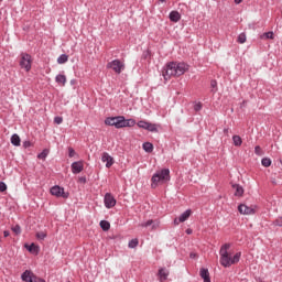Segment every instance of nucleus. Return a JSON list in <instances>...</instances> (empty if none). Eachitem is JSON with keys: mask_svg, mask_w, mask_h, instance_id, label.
Instances as JSON below:
<instances>
[{"mask_svg": "<svg viewBox=\"0 0 282 282\" xmlns=\"http://www.w3.org/2000/svg\"><path fill=\"white\" fill-rule=\"evenodd\" d=\"M51 195H54V197H63V199H67V197H69V194L65 193V188L58 185L51 188Z\"/></svg>", "mask_w": 282, "mask_h": 282, "instance_id": "6e6552de", "label": "nucleus"}, {"mask_svg": "<svg viewBox=\"0 0 282 282\" xmlns=\"http://www.w3.org/2000/svg\"><path fill=\"white\" fill-rule=\"evenodd\" d=\"M232 188L235 191V196L236 197H242L243 196V187L239 184H234Z\"/></svg>", "mask_w": 282, "mask_h": 282, "instance_id": "f3484780", "label": "nucleus"}, {"mask_svg": "<svg viewBox=\"0 0 282 282\" xmlns=\"http://www.w3.org/2000/svg\"><path fill=\"white\" fill-rule=\"evenodd\" d=\"M23 147L24 149H29V147H32V143L30 141H24Z\"/></svg>", "mask_w": 282, "mask_h": 282, "instance_id": "a19ab883", "label": "nucleus"}, {"mask_svg": "<svg viewBox=\"0 0 282 282\" xmlns=\"http://www.w3.org/2000/svg\"><path fill=\"white\" fill-rule=\"evenodd\" d=\"M186 235H193V229H186Z\"/></svg>", "mask_w": 282, "mask_h": 282, "instance_id": "37998d69", "label": "nucleus"}, {"mask_svg": "<svg viewBox=\"0 0 282 282\" xmlns=\"http://www.w3.org/2000/svg\"><path fill=\"white\" fill-rule=\"evenodd\" d=\"M145 131H151L152 133H158V124L149 122Z\"/></svg>", "mask_w": 282, "mask_h": 282, "instance_id": "4be33fe9", "label": "nucleus"}, {"mask_svg": "<svg viewBox=\"0 0 282 282\" xmlns=\"http://www.w3.org/2000/svg\"><path fill=\"white\" fill-rule=\"evenodd\" d=\"M99 226L105 231H107V230H109V228H111V224H109V221H107V220H101L99 223Z\"/></svg>", "mask_w": 282, "mask_h": 282, "instance_id": "b1692460", "label": "nucleus"}, {"mask_svg": "<svg viewBox=\"0 0 282 282\" xmlns=\"http://www.w3.org/2000/svg\"><path fill=\"white\" fill-rule=\"evenodd\" d=\"M85 165L83 164V161H77L72 164V171L75 175H78V173H82Z\"/></svg>", "mask_w": 282, "mask_h": 282, "instance_id": "4468645a", "label": "nucleus"}, {"mask_svg": "<svg viewBox=\"0 0 282 282\" xmlns=\"http://www.w3.org/2000/svg\"><path fill=\"white\" fill-rule=\"evenodd\" d=\"M11 144H13V147H21V138L19 134H13L11 137Z\"/></svg>", "mask_w": 282, "mask_h": 282, "instance_id": "aec40b11", "label": "nucleus"}, {"mask_svg": "<svg viewBox=\"0 0 282 282\" xmlns=\"http://www.w3.org/2000/svg\"><path fill=\"white\" fill-rule=\"evenodd\" d=\"M55 82L58 84V85H62V87H65V84L67 83V77L65 75H57L55 77Z\"/></svg>", "mask_w": 282, "mask_h": 282, "instance_id": "6ab92c4d", "label": "nucleus"}, {"mask_svg": "<svg viewBox=\"0 0 282 282\" xmlns=\"http://www.w3.org/2000/svg\"><path fill=\"white\" fill-rule=\"evenodd\" d=\"M240 44H243V43H246V41H247V37H246V33H240L239 35H238V40H237Z\"/></svg>", "mask_w": 282, "mask_h": 282, "instance_id": "c85d7f7f", "label": "nucleus"}, {"mask_svg": "<svg viewBox=\"0 0 282 282\" xmlns=\"http://www.w3.org/2000/svg\"><path fill=\"white\" fill-rule=\"evenodd\" d=\"M76 155V151L73 148H68V156L74 158Z\"/></svg>", "mask_w": 282, "mask_h": 282, "instance_id": "58836bf2", "label": "nucleus"}, {"mask_svg": "<svg viewBox=\"0 0 282 282\" xmlns=\"http://www.w3.org/2000/svg\"><path fill=\"white\" fill-rule=\"evenodd\" d=\"M137 126L139 127V129H148L149 127V121H144V120H141L137 123Z\"/></svg>", "mask_w": 282, "mask_h": 282, "instance_id": "bb28decb", "label": "nucleus"}, {"mask_svg": "<svg viewBox=\"0 0 282 282\" xmlns=\"http://www.w3.org/2000/svg\"><path fill=\"white\" fill-rule=\"evenodd\" d=\"M45 237H47V234H45V231H39V232L36 234V238H37V239L43 240V239H45Z\"/></svg>", "mask_w": 282, "mask_h": 282, "instance_id": "72a5a7b5", "label": "nucleus"}, {"mask_svg": "<svg viewBox=\"0 0 282 282\" xmlns=\"http://www.w3.org/2000/svg\"><path fill=\"white\" fill-rule=\"evenodd\" d=\"M191 215H193V210L191 209L185 210L178 218L174 219L175 226H180V224H184V221H187Z\"/></svg>", "mask_w": 282, "mask_h": 282, "instance_id": "1a4fd4ad", "label": "nucleus"}, {"mask_svg": "<svg viewBox=\"0 0 282 282\" xmlns=\"http://www.w3.org/2000/svg\"><path fill=\"white\" fill-rule=\"evenodd\" d=\"M238 212L240 215H254V209L252 206H248L246 204H241L238 206Z\"/></svg>", "mask_w": 282, "mask_h": 282, "instance_id": "9d476101", "label": "nucleus"}, {"mask_svg": "<svg viewBox=\"0 0 282 282\" xmlns=\"http://www.w3.org/2000/svg\"><path fill=\"white\" fill-rule=\"evenodd\" d=\"M20 67L25 69V72H30L32 69V55L22 53L20 55Z\"/></svg>", "mask_w": 282, "mask_h": 282, "instance_id": "39448f33", "label": "nucleus"}, {"mask_svg": "<svg viewBox=\"0 0 282 282\" xmlns=\"http://www.w3.org/2000/svg\"><path fill=\"white\" fill-rule=\"evenodd\" d=\"M8 191V185L6 183L0 182V193H6Z\"/></svg>", "mask_w": 282, "mask_h": 282, "instance_id": "c9c22d12", "label": "nucleus"}, {"mask_svg": "<svg viewBox=\"0 0 282 282\" xmlns=\"http://www.w3.org/2000/svg\"><path fill=\"white\" fill-rule=\"evenodd\" d=\"M108 69H112L115 74H122L124 72V64L120 59H113L107 64Z\"/></svg>", "mask_w": 282, "mask_h": 282, "instance_id": "423d86ee", "label": "nucleus"}, {"mask_svg": "<svg viewBox=\"0 0 282 282\" xmlns=\"http://www.w3.org/2000/svg\"><path fill=\"white\" fill-rule=\"evenodd\" d=\"M12 232H14V235H21V226L15 225L14 227L11 228Z\"/></svg>", "mask_w": 282, "mask_h": 282, "instance_id": "2f4dec72", "label": "nucleus"}, {"mask_svg": "<svg viewBox=\"0 0 282 282\" xmlns=\"http://www.w3.org/2000/svg\"><path fill=\"white\" fill-rule=\"evenodd\" d=\"M67 61H69V56H67L66 54H62V55L57 58L58 65H64V63H67Z\"/></svg>", "mask_w": 282, "mask_h": 282, "instance_id": "412c9836", "label": "nucleus"}, {"mask_svg": "<svg viewBox=\"0 0 282 282\" xmlns=\"http://www.w3.org/2000/svg\"><path fill=\"white\" fill-rule=\"evenodd\" d=\"M25 248L29 250V252H39V247L34 243H31L30 246L25 245Z\"/></svg>", "mask_w": 282, "mask_h": 282, "instance_id": "a878e982", "label": "nucleus"}, {"mask_svg": "<svg viewBox=\"0 0 282 282\" xmlns=\"http://www.w3.org/2000/svg\"><path fill=\"white\" fill-rule=\"evenodd\" d=\"M188 64L184 62H170L162 69V76L165 82H169L172 78H180V76H184V73L188 72Z\"/></svg>", "mask_w": 282, "mask_h": 282, "instance_id": "f257e3e1", "label": "nucleus"}, {"mask_svg": "<svg viewBox=\"0 0 282 282\" xmlns=\"http://www.w3.org/2000/svg\"><path fill=\"white\" fill-rule=\"evenodd\" d=\"M54 122L55 124H63V117H55Z\"/></svg>", "mask_w": 282, "mask_h": 282, "instance_id": "e433bc0d", "label": "nucleus"}, {"mask_svg": "<svg viewBox=\"0 0 282 282\" xmlns=\"http://www.w3.org/2000/svg\"><path fill=\"white\" fill-rule=\"evenodd\" d=\"M189 257L191 259H195L197 257V253H191Z\"/></svg>", "mask_w": 282, "mask_h": 282, "instance_id": "a18cd8bd", "label": "nucleus"}, {"mask_svg": "<svg viewBox=\"0 0 282 282\" xmlns=\"http://www.w3.org/2000/svg\"><path fill=\"white\" fill-rule=\"evenodd\" d=\"M140 226L141 228H149V226H152L151 230H158V228H160V223L158 220L150 219L145 223H142Z\"/></svg>", "mask_w": 282, "mask_h": 282, "instance_id": "ddd939ff", "label": "nucleus"}, {"mask_svg": "<svg viewBox=\"0 0 282 282\" xmlns=\"http://www.w3.org/2000/svg\"><path fill=\"white\" fill-rule=\"evenodd\" d=\"M138 243H139L138 238H134L129 241L128 248H138Z\"/></svg>", "mask_w": 282, "mask_h": 282, "instance_id": "cd10ccee", "label": "nucleus"}, {"mask_svg": "<svg viewBox=\"0 0 282 282\" xmlns=\"http://www.w3.org/2000/svg\"><path fill=\"white\" fill-rule=\"evenodd\" d=\"M194 111H202V102L195 104Z\"/></svg>", "mask_w": 282, "mask_h": 282, "instance_id": "ea45409f", "label": "nucleus"}, {"mask_svg": "<svg viewBox=\"0 0 282 282\" xmlns=\"http://www.w3.org/2000/svg\"><path fill=\"white\" fill-rule=\"evenodd\" d=\"M224 131H225V133H228V129H225Z\"/></svg>", "mask_w": 282, "mask_h": 282, "instance_id": "de8ad7c7", "label": "nucleus"}, {"mask_svg": "<svg viewBox=\"0 0 282 282\" xmlns=\"http://www.w3.org/2000/svg\"><path fill=\"white\" fill-rule=\"evenodd\" d=\"M171 180V171L169 169H163L155 174H153L151 178V187L158 188L162 184H166Z\"/></svg>", "mask_w": 282, "mask_h": 282, "instance_id": "20e7f679", "label": "nucleus"}, {"mask_svg": "<svg viewBox=\"0 0 282 282\" xmlns=\"http://www.w3.org/2000/svg\"><path fill=\"white\" fill-rule=\"evenodd\" d=\"M261 163H262V166L268 167L272 164V161L268 158H264V159H262Z\"/></svg>", "mask_w": 282, "mask_h": 282, "instance_id": "7c9ffc66", "label": "nucleus"}, {"mask_svg": "<svg viewBox=\"0 0 282 282\" xmlns=\"http://www.w3.org/2000/svg\"><path fill=\"white\" fill-rule=\"evenodd\" d=\"M232 142H234L235 147H241V144H243V141L241 140V137H239V135H234Z\"/></svg>", "mask_w": 282, "mask_h": 282, "instance_id": "393cba45", "label": "nucleus"}, {"mask_svg": "<svg viewBox=\"0 0 282 282\" xmlns=\"http://www.w3.org/2000/svg\"><path fill=\"white\" fill-rule=\"evenodd\" d=\"M230 246V243H225L219 250L220 265L224 268H230V265H235L241 259V252H237L235 256L229 252Z\"/></svg>", "mask_w": 282, "mask_h": 282, "instance_id": "f03ea898", "label": "nucleus"}, {"mask_svg": "<svg viewBox=\"0 0 282 282\" xmlns=\"http://www.w3.org/2000/svg\"><path fill=\"white\" fill-rule=\"evenodd\" d=\"M22 281L24 282H45V280L36 276L34 272L25 270L21 275Z\"/></svg>", "mask_w": 282, "mask_h": 282, "instance_id": "0eeeda50", "label": "nucleus"}, {"mask_svg": "<svg viewBox=\"0 0 282 282\" xmlns=\"http://www.w3.org/2000/svg\"><path fill=\"white\" fill-rule=\"evenodd\" d=\"M254 153L256 155H263V150L261 149V147L257 145L254 148Z\"/></svg>", "mask_w": 282, "mask_h": 282, "instance_id": "f704fd0d", "label": "nucleus"}, {"mask_svg": "<svg viewBox=\"0 0 282 282\" xmlns=\"http://www.w3.org/2000/svg\"><path fill=\"white\" fill-rule=\"evenodd\" d=\"M241 1H243V0H235V3L239 4V3H241Z\"/></svg>", "mask_w": 282, "mask_h": 282, "instance_id": "49530a36", "label": "nucleus"}, {"mask_svg": "<svg viewBox=\"0 0 282 282\" xmlns=\"http://www.w3.org/2000/svg\"><path fill=\"white\" fill-rule=\"evenodd\" d=\"M210 87H213V89L217 88V80H212Z\"/></svg>", "mask_w": 282, "mask_h": 282, "instance_id": "79ce46f5", "label": "nucleus"}, {"mask_svg": "<svg viewBox=\"0 0 282 282\" xmlns=\"http://www.w3.org/2000/svg\"><path fill=\"white\" fill-rule=\"evenodd\" d=\"M47 153H50L47 150H44L43 152H41L37 155L39 160H45V158H47Z\"/></svg>", "mask_w": 282, "mask_h": 282, "instance_id": "473e14b6", "label": "nucleus"}, {"mask_svg": "<svg viewBox=\"0 0 282 282\" xmlns=\"http://www.w3.org/2000/svg\"><path fill=\"white\" fill-rule=\"evenodd\" d=\"M105 124L108 127H116V129H124V127H134L135 120L133 119H124L122 116L118 117H108L105 120Z\"/></svg>", "mask_w": 282, "mask_h": 282, "instance_id": "7ed1b4c3", "label": "nucleus"}, {"mask_svg": "<svg viewBox=\"0 0 282 282\" xmlns=\"http://www.w3.org/2000/svg\"><path fill=\"white\" fill-rule=\"evenodd\" d=\"M4 237H10V231L6 230L3 231Z\"/></svg>", "mask_w": 282, "mask_h": 282, "instance_id": "c03bdc74", "label": "nucleus"}, {"mask_svg": "<svg viewBox=\"0 0 282 282\" xmlns=\"http://www.w3.org/2000/svg\"><path fill=\"white\" fill-rule=\"evenodd\" d=\"M104 203L106 208H113V206H116V198L113 195H111V193H107L105 195Z\"/></svg>", "mask_w": 282, "mask_h": 282, "instance_id": "9b49d317", "label": "nucleus"}, {"mask_svg": "<svg viewBox=\"0 0 282 282\" xmlns=\"http://www.w3.org/2000/svg\"><path fill=\"white\" fill-rule=\"evenodd\" d=\"M166 279H169V270H166L165 268H161L159 270V281L164 282L166 281Z\"/></svg>", "mask_w": 282, "mask_h": 282, "instance_id": "2eb2a0df", "label": "nucleus"}, {"mask_svg": "<svg viewBox=\"0 0 282 282\" xmlns=\"http://www.w3.org/2000/svg\"><path fill=\"white\" fill-rule=\"evenodd\" d=\"M143 151L147 153H153V145L151 142L143 143Z\"/></svg>", "mask_w": 282, "mask_h": 282, "instance_id": "5701e85b", "label": "nucleus"}, {"mask_svg": "<svg viewBox=\"0 0 282 282\" xmlns=\"http://www.w3.org/2000/svg\"><path fill=\"white\" fill-rule=\"evenodd\" d=\"M101 162L106 163V169H111L113 166V158L109 153L104 152L101 154Z\"/></svg>", "mask_w": 282, "mask_h": 282, "instance_id": "f8f14e48", "label": "nucleus"}, {"mask_svg": "<svg viewBox=\"0 0 282 282\" xmlns=\"http://www.w3.org/2000/svg\"><path fill=\"white\" fill-rule=\"evenodd\" d=\"M273 224H274V226H280V227H282V216L279 217L278 219H275V220L273 221Z\"/></svg>", "mask_w": 282, "mask_h": 282, "instance_id": "4c0bfd02", "label": "nucleus"}, {"mask_svg": "<svg viewBox=\"0 0 282 282\" xmlns=\"http://www.w3.org/2000/svg\"><path fill=\"white\" fill-rule=\"evenodd\" d=\"M261 39H274V32H267L261 35Z\"/></svg>", "mask_w": 282, "mask_h": 282, "instance_id": "c756f323", "label": "nucleus"}, {"mask_svg": "<svg viewBox=\"0 0 282 282\" xmlns=\"http://www.w3.org/2000/svg\"><path fill=\"white\" fill-rule=\"evenodd\" d=\"M182 19V14H180L177 11H172L170 13V21L173 23H177Z\"/></svg>", "mask_w": 282, "mask_h": 282, "instance_id": "a211bd4d", "label": "nucleus"}, {"mask_svg": "<svg viewBox=\"0 0 282 282\" xmlns=\"http://www.w3.org/2000/svg\"><path fill=\"white\" fill-rule=\"evenodd\" d=\"M199 274L204 282H210V272H208V269L202 268Z\"/></svg>", "mask_w": 282, "mask_h": 282, "instance_id": "dca6fc26", "label": "nucleus"}, {"mask_svg": "<svg viewBox=\"0 0 282 282\" xmlns=\"http://www.w3.org/2000/svg\"><path fill=\"white\" fill-rule=\"evenodd\" d=\"M160 1L164 2V1H166V0H160Z\"/></svg>", "mask_w": 282, "mask_h": 282, "instance_id": "09e8293b", "label": "nucleus"}]
</instances>
